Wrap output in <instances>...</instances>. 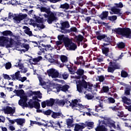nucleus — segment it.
Instances as JSON below:
<instances>
[{
  "label": "nucleus",
  "mask_w": 131,
  "mask_h": 131,
  "mask_svg": "<svg viewBox=\"0 0 131 131\" xmlns=\"http://www.w3.org/2000/svg\"><path fill=\"white\" fill-rule=\"evenodd\" d=\"M3 110L5 114H11V116H13V114L15 113V108L11 106H7Z\"/></svg>",
  "instance_id": "obj_11"
},
{
  "label": "nucleus",
  "mask_w": 131,
  "mask_h": 131,
  "mask_svg": "<svg viewBox=\"0 0 131 131\" xmlns=\"http://www.w3.org/2000/svg\"><path fill=\"white\" fill-rule=\"evenodd\" d=\"M60 117H63V114H62V112H52V114L51 115L52 118H54V119H56V118H60Z\"/></svg>",
  "instance_id": "obj_22"
},
{
  "label": "nucleus",
  "mask_w": 131,
  "mask_h": 131,
  "mask_svg": "<svg viewBox=\"0 0 131 131\" xmlns=\"http://www.w3.org/2000/svg\"><path fill=\"white\" fill-rule=\"evenodd\" d=\"M60 60L62 63H67L68 62V57L65 55H61L60 56Z\"/></svg>",
  "instance_id": "obj_40"
},
{
  "label": "nucleus",
  "mask_w": 131,
  "mask_h": 131,
  "mask_svg": "<svg viewBox=\"0 0 131 131\" xmlns=\"http://www.w3.org/2000/svg\"><path fill=\"white\" fill-rule=\"evenodd\" d=\"M68 33H70V32H77V28L76 27L71 28L70 30H68Z\"/></svg>",
  "instance_id": "obj_49"
},
{
  "label": "nucleus",
  "mask_w": 131,
  "mask_h": 131,
  "mask_svg": "<svg viewBox=\"0 0 131 131\" xmlns=\"http://www.w3.org/2000/svg\"><path fill=\"white\" fill-rule=\"evenodd\" d=\"M69 77V74L67 73V72H64L63 73L62 72L59 73V76L58 78H62V79L66 80Z\"/></svg>",
  "instance_id": "obj_24"
},
{
  "label": "nucleus",
  "mask_w": 131,
  "mask_h": 131,
  "mask_svg": "<svg viewBox=\"0 0 131 131\" xmlns=\"http://www.w3.org/2000/svg\"><path fill=\"white\" fill-rule=\"evenodd\" d=\"M85 98H86V99H87L88 100H92L93 97V95H92L91 94H88L85 96Z\"/></svg>",
  "instance_id": "obj_63"
},
{
  "label": "nucleus",
  "mask_w": 131,
  "mask_h": 131,
  "mask_svg": "<svg viewBox=\"0 0 131 131\" xmlns=\"http://www.w3.org/2000/svg\"><path fill=\"white\" fill-rule=\"evenodd\" d=\"M57 20H58V17L56 16V14H55L54 12L51 11L50 14H49V16L47 19V22L48 24H52L53 22L57 21Z\"/></svg>",
  "instance_id": "obj_8"
},
{
  "label": "nucleus",
  "mask_w": 131,
  "mask_h": 131,
  "mask_svg": "<svg viewBox=\"0 0 131 131\" xmlns=\"http://www.w3.org/2000/svg\"><path fill=\"white\" fill-rule=\"evenodd\" d=\"M52 113H53V111L51 110H48L42 112V114H44V115L50 116Z\"/></svg>",
  "instance_id": "obj_46"
},
{
  "label": "nucleus",
  "mask_w": 131,
  "mask_h": 131,
  "mask_svg": "<svg viewBox=\"0 0 131 131\" xmlns=\"http://www.w3.org/2000/svg\"><path fill=\"white\" fill-rule=\"evenodd\" d=\"M16 92H17L16 96H17V97H20V98L25 94L24 92V90H23V89L17 90L16 91Z\"/></svg>",
  "instance_id": "obj_36"
},
{
  "label": "nucleus",
  "mask_w": 131,
  "mask_h": 131,
  "mask_svg": "<svg viewBox=\"0 0 131 131\" xmlns=\"http://www.w3.org/2000/svg\"><path fill=\"white\" fill-rule=\"evenodd\" d=\"M114 5L116 6V8H123V4L121 2H120L119 4L115 3Z\"/></svg>",
  "instance_id": "obj_56"
},
{
  "label": "nucleus",
  "mask_w": 131,
  "mask_h": 131,
  "mask_svg": "<svg viewBox=\"0 0 131 131\" xmlns=\"http://www.w3.org/2000/svg\"><path fill=\"white\" fill-rule=\"evenodd\" d=\"M62 40L63 41V43L64 45V47L66 48H69L70 45L72 43V40L70 39L68 37H64L62 39Z\"/></svg>",
  "instance_id": "obj_16"
},
{
  "label": "nucleus",
  "mask_w": 131,
  "mask_h": 131,
  "mask_svg": "<svg viewBox=\"0 0 131 131\" xmlns=\"http://www.w3.org/2000/svg\"><path fill=\"white\" fill-rule=\"evenodd\" d=\"M86 83H87V88H88H88L89 90H92L93 89V86H94V85L90 82H86Z\"/></svg>",
  "instance_id": "obj_60"
},
{
  "label": "nucleus",
  "mask_w": 131,
  "mask_h": 131,
  "mask_svg": "<svg viewBox=\"0 0 131 131\" xmlns=\"http://www.w3.org/2000/svg\"><path fill=\"white\" fill-rule=\"evenodd\" d=\"M72 123H73V120L71 119H68L67 120V124L68 127H73L74 125L72 124Z\"/></svg>",
  "instance_id": "obj_31"
},
{
  "label": "nucleus",
  "mask_w": 131,
  "mask_h": 131,
  "mask_svg": "<svg viewBox=\"0 0 131 131\" xmlns=\"http://www.w3.org/2000/svg\"><path fill=\"white\" fill-rule=\"evenodd\" d=\"M111 11L116 15H118L119 16H121L122 13L121 12V10L116 8L115 6L111 8Z\"/></svg>",
  "instance_id": "obj_20"
},
{
  "label": "nucleus",
  "mask_w": 131,
  "mask_h": 131,
  "mask_svg": "<svg viewBox=\"0 0 131 131\" xmlns=\"http://www.w3.org/2000/svg\"><path fill=\"white\" fill-rule=\"evenodd\" d=\"M105 37H106V34H101L100 33V32L97 31L96 32V38L98 40H102L104 41L105 39Z\"/></svg>",
  "instance_id": "obj_23"
},
{
  "label": "nucleus",
  "mask_w": 131,
  "mask_h": 131,
  "mask_svg": "<svg viewBox=\"0 0 131 131\" xmlns=\"http://www.w3.org/2000/svg\"><path fill=\"white\" fill-rule=\"evenodd\" d=\"M75 73H76V74L78 75L75 76V78L76 79H80L82 75L84 74V70L81 69H78L77 71L75 72Z\"/></svg>",
  "instance_id": "obj_15"
},
{
  "label": "nucleus",
  "mask_w": 131,
  "mask_h": 131,
  "mask_svg": "<svg viewBox=\"0 0 131 131\" xmlns=\"http://www.w3.org/2000/svg\"><path fill=\"white\" fill-rule=\"evenodd\" d=\"M68 49H69L70 51H75V50L77 49V45H76V44L72 42V43L70 45V46H69Z\"/></svg>",
  "instance_id": "obj_27"
},
{
  "label": "nucleus",
  "mask_w": 131,
  "mask_h": 131,
  "mask_svg": "<svg viewBox=\"0 0 131 131\" xmlns=\"http://www.w3.org/2000/svg\"><path fill=\"white\" fill-rule=\"evenodd\" d=\"M40 12H45L47 14H48V13L50 12V11H51V8H47V7H41V8H40Z\"/></svg>",
  "instance_id": "obj_34"
},
{
  "label": "nucleus",
  "mask_w": 131,
  "mask_h": 131,
  "mask_svg": "<svg viewBox=\"0 0 131 131\" xmlns=\"http://www.w3.org/2000/svg\"><path fill=\"white\" fill-rule=\"evenodd\" d=\"M123 106L125 107V108L128 110L129 112H131V104L129 105H126L125 104H123Z\"/></svg>",
  "instance_id": "obj_61"
},
{
  "label": "nucleus",
  "mask_w": 131,
  "mask_h": 131,
  "mask_svg": "<svg viewBox=\"0 0 131 131\" xmlns=\"http://www.w3.org/2000/svg\"><path fill=\"white\" fill-rule=\"evenodd\" d=\"M70 86L69 85L65 84L64 85H61V92H64V93H66V92H68V89Z\"/></svg>",
  "instance_id": "obj_38"
},
{
  "label": "nucleus",
  "mask_w": 131,
  "mask_h": 131,
  "mask_svg": "<svg viewBox=\"0 0 131 131\" xmlns=\"http://www.w3.org/2000/svg\"><path fill=\"white\" fill-rule=\"evenodd\" d=\"M83 36L79 34L78 36L75 35V42H76L78 45V47L80 46V42H81L83 40Z\"/></svg>",
  "instance_id": "obj_17"
},
{
  "label": "nucleus",
  "mask_w": 131,
  "mask_h": 131,
  "mask_svg": "<svg viewBox=\"0 0 131 131\" xmlns=\"http://www.w3.org/2000/svg\"><path fill=\"white\" fill-rule=\"evenodd\" d=\"M114 32L125 38H131V30L129 28H118L115 29Z\"/></svg>",
  "instance_id": "obj_3"
},
{
  "label": "nucleus",
  "mask_w": 131,
  "mask_h": 131,
  "mask_svg": "<svg viewBox=\"0 0 131 131\" xmlns=\"http://www.w3.org/2000/svg\"><path fill=\"white\" fill-rule=\"evenodd\" d=\"M3 35L4 36H13V32L11 31L6 30L2 32Z\"/></svg>",
  "instance_id": "obj_28"
},
{
  "label": "nucleus",
  "mask_w": 131,
  "mask_h": 131,
  "mask_svg": "<svg viewBox=\"0 0 131 131\" xmlns=\"http://www.w3.org/2000/svg\"><path fill=\"white\" fill-rule=\"evenodd\" d=\"M47 73L49 76L52 78H59L60 73L55 69H50L47 70Z\"/></svg>",
  "instance_id": "obj_7"
},
{
  "label": "nucleus",
  "mask_w": 131,
  "mask_h": 131,
  "mask_svg": "<svg viewBox=\"0 0 131 131\" xmlns=\"http://www.w3.org/2000/svg\"><path fill=\"white\" fill-rule=\"evenodd\" d=\"M69 104L70 107H72V109H73L74 110H77V108H76L77 107L78 108H83L84 109V108H86L85 106L82 105V104H79L78 103V100L77 99H74V100L72 101V102L70 101V102H67V104L66 105Z\"/></svg>",
  "instance_id": "obj_4"
},
{
  "label": "nucleus",
  "mask_w": 131,
  "mask_h": 131,
  "mask_svg": "<svg viewBox=\"0 0 131 131\" xmlns=\"http://www.w3.org/2000/svg\"><path fill=\"white\" fill-rule=\"evenodd\" d=\"M33 108H35V109H40V103L39 102L35 101H33Z\"/></svg>",
  "instance_id": "obj_41"
},
{
  "label": "nucleus",
  "mask_w": 131,
  "mask_h": 131,
  "mask_svg": "<svg viewBox=\"0 0 131 131\" xmlns=\"http://www.w3.org/2000/svg\"><path fill=\"white\" fill-rule=\"evenodd\" d=\"M27 14H19L17 16H14L13 17V20L16 22V23H20L22 20L27 18Z\"/></svg>",
  "instance_id": "obj_9"
},
{
  "label": "nucleus",
  "mask_w": 131,
  "mask_h": 131,
  "mask_svg": "<svg viewBox=\"0 0 131 131\" xmlns=\"http://www.w3.org/2000/svg\"><path fill=\"white\" fill-rule=\"evenodd\" d=\"M60 32H61V33H64V34L68 33V29H67V28H69V27H70L69 22H68V21H66L60 23Z\"/></svg>",
  "instance_id": "obj_5"
},
{
  "label": "nucleus",
  "mask_w": 131,
  "mask_h": 131,
  "mask_svg": "<svg viewBox=\"0 0 131 131\" xmlns=\"http://www.w3.org/2000/svg\"><path fill=\"white\" fill-rule=\"evenodd\" d=\"M51 63H54V64H57V65H60V62L58 61V59H55L52 58L50 60Z\"/></svg>",
  "instance_id": "obj_51"
},
{
  "label": "nucleus",
  "mask_w": 131,
  "mask_h": 131,
  "mask_svg": "<svg viewBox=\"0 0 131 131\" xmlns=\"http://www.w3.org/2000/svg\"><path fill=\"white\" fill-rule=\"evenodd\" d=\"M116 69H120V67L116 63L111 61L109 63V67L107 68V72L113 73Z\"/></svg>",
  "instance_id": "obj_6"
},
{
  "label": "nucleus",
  "mask_w": 131,
  "mask_h": 131,
  "mask_svg": "<svg viewBox=\"0 0 131 131\" xmlns=\"http://www.w3.org/2000/svg\"><path fill=\"white\" fill-rule=\"evenodd\" d=\"M96 131H107L106 127L103 125L98 126L96 129Z\"/></svg>",
  "instance_id": "obj_37"
},
{
  "label": "nucleus",
  "mask_w": 131,
  "mask_h": 131,
  "mask_svg": "<svg viewBox=\"0 0 131 131\" xmlns=\"http://www.w3.org/2000/svg\"><path fill=\"white\" fill-rule=\"evenodd\" d=\"M110 109H112L113 111H115V112H117V111H118L119 110V107H118L116 105L115 106H110Z\"/></svg>",
  "instance_id": "obj_54"
},
{
  "label": "nucleus",
  "mask_w": 131,
  "mask_h": 131,
  "mask_svg": "<svg viewBox=\"0 0 131 131\" xmlns=\"http://www.w3.org/2000/svg\"><path fill=\"white\" fill-rule=\"evenodd\" d=\"M122 102L123 103V105H129L131 104V99L126 96H123L122 98Z\"/></svg>",
  "instance_id": "obj_19"
},
{
  "label": "nucleus",
  "mask_w": 131,
  "mask_h": 131,
  "mask_svg": "<svg viewBox=\"0 0 131 131\" xmlns=\"http://www.w3.org/2000/svg\"><path fill=\"white\" fill-rule=\"evenodd\" d=\"M121 77L125 78L126 77H127V76H128V74L127 73V72H126V71L122 70L121 72Z\"/></svg>",
  "instance_id": "obj_43"
},
{
  "label": "nucleus",
  "mask_w": 131,
  "mask_h": 131,
  "mask_svg": "<svg viewBox=\"0 0 131 131\" xmlns=\"http://www.w3.org/2000/svg\"><path fill=\"white\" fill-rule=\"evenodd\" d=\"M97 77L100 82H103L104 80H105V77H104V75L98 76Z\"/></svg>",
  "instance_id": "obj_50"
},
{
  "label": "nucleus",
  "mask_w": 131,
  "mask_h": 131,
  "mask_svg": "<svg viewBox=\"0 0 131 131\" xmlns=\"http://www.w3.org/2000/svg\"><path fill=\"white\" fill-rule=\"evenodd\" d=\"M70 103V101H69L68 99H55V105H58V106H62V107L64 106V105L67 104V103Z\"/></svg>",
  "instance_id": "obj_10"
},
{
  "label": "nucleus",
  "mask_w": 131,
  "mask_h": 131,
  "mask_svg": "<svg viewBox=\"0 0 131 131\" xmlns=\"http://www.w3.org/2000/svg\"><path fill=\"white\" fill-rule=\"evenodd\" d=\"M36 93L37 94H36L35 96H37V97L38 99H41V98H42V96H41V93H40V91H37Z\"/></svg>",
  "instance_id": "obj_59"
},
{
  "label": "nucleus",
  "mask_w": 131,
  "mask_h": 131,
  "mask_svg": "<svg viewBox=\"0 0 131 131\" xmlns=\"http://www.w3.org/2000/svg\"><path fill=\"white\" fill-rule=\"evenodd\" d=\"M26 27V30H25V33L29 35V36H32V32L30 31V28L28 27Z\"/></svg>",
  "instance_id": "obj_33"
},
{
  "label": "nucleus",
  "mask_w": 131,
  "mask_h": 131,
  "mask_svg": "<svg viewBox=\"0 0 131 131\" xmlns=\"http://www.w3.org/2000/svg\"><path fill=\"white\" fill-rule=\"evenodd\" d=\"M117 47L118 49H124V48H125V43L122 41L119 42L117 44Z\"/></svg>",
  "instance_id": "obj_32"
},
{
  "label": "nucleus",
  "mask_w": 131,
  "mask_h": 131,
  "mask_svg": "<svg viewBox=\"0 0 131 131\" xmlns=\"http://www.w3.org/2000/svg\"><path fill=\"white\" fill-rule=\"evenodd\" d=\"M15 67H18L19 69H21V70H23V68H24V66L23 65V63H21V60L19 59V62H18L17 63H16Z\"/></svg>",
  "instance_id": "obj_39"
},
{
  "label": "nucleus",
  "mask_w": 131,
  "mask_h": 131,
  "mask_svg": "<svg viewBox=\"0 0 131 131\" xmlns=\"http://www.w3.org/2000/svg\"><path fill=\"white\" fill-rule=\"evenodd\" d=\"M101 91L103 93H108V92H109V86H103Z\"/></svg>",
  "instance_id": "obj_47"
},
{
  "label": "nucleus",
  "mask_w": 131,
  "mask_h": 131,
  "mask_svg": "<svg viewBox=\"0 0 131 131\" xmlns=\"http://www.w3.org/2000/svg\"><path fill=\"white\" fill-rule=\"evenodd\" d=\"M47 107H53L54 104H56V99L50 98V100H46Z\"/></svg>",
  "instance_id": "obj_21"
},
{
  "label": "nucleus",
  "mask_w": 131,
  "mask_h": 131,
  "mask_svg": "<svg viewBox=\"0 0 131 131\" xmlns=\"http://www.w3.org/2000/svg\"><path fill=\"white\" fill-rule=\"evenodd\" d=\"M87 126H88V127H90V128H93L94 127V122H88Z\"/></svg>",
  "instance_id": "obj_58"
},
{
  "label": "nucleus",
  "mask_w": 131,
  "mask_h": 131,
  "mask_svg": "<svg viewBox=\"0 0 131 131\" xmlns=\"http://www.w3.org/2000/svg\"><path fill=\"white\" fill-rule=\"evenodd\" d=\"M12 67V63L11 62H7L5 64V68L7 70L9 69H11V68Z\"/></svg>",
  "instance_id": "obj_55"
},
{
  "label": "nucleus",
  "mask_w": 131,
  "mask_h": 131,
  "mask_svg": "<svg viewBox=\"0 0 131 131\" xmlns=\"http://www.w3.org/2000/svg\"><path fill=\"white\" fill-rule=\"evenodd\" d=\"M81 80L79 79V80H76L77 91L80 94L83 93V89H88V84L85 79L88 78V77L84 75V74L81 76Z\"/></svg>",
  "instance_id": "obj_1"
},
{
  "label": "nucleus",
  "mask_w": 131,
  "mask_h": 131,
  "mask_svg": "<svg viewBox=\"0 0 131 131\" xmlns=\"http://www.w3.org/2000/svg\"><path fill=\"white\" fill-rule=\"evenodd\" d=\"M39 84L40 85H46V83L45 81H43L42 78L40 77L39 78Z\"/></svg>",
  "instance_id": "obj_57"
},
{
  "label": "nucleus",
  "mask_w": 131,
  "mask_h": 131,
  "mask_svg": "<svg viewBox=\"0 0 131 131\" xmlns=\"http://www.w3.org/2000/svg\"><path fill=\"white\" fill-rule=\"evenodd\" d=\"M20 99H21V100L24 101L25 104L27 103L26 102H27L28 100V98H27V96L26 95H23L21 97H20Z\"/></svg>",
  "instance_id": "obj_48"
},
{
  "label": "nucleus",
  "mask_w": 131,
  "mask_h": 131,
  "mask_svg": "<svg viewBox=\"0 0 131 131\" xmlns=\"http://www.w3.org/2000/svg\"><path fill=\"white\" fill-rule=\"evenodd\" d=\"M108 103L109 104H114L115 103V99L112 97L108 98Z\"/></svg>",
  "instance_id": "obj_53"
},
{
  "label": "nucleus",
  "mask_w": 131,
  "mask_h": 131,
  "mask_svg": "<svg viewBox=\"0 0 131 131\" xmlns=\"http://www.w3.org/2000/svg\"><path fill=\"white\" fill-rule=\"evenodd\" d=\"M107 19L110 21H115L116 20H117V16L116 15L109 16H108Z\"/></svg>",
  "instance_id": "obj_44"
},
{
  "label": "nucleus",
  "mask_w": 131,
  "mask_h": 131,
  "mask_svg": "<svg viewBox=\"0 0 131 131\" xmlns=\"http://www.w3.org/2000/svg\"><path fill=\"white\" fill-rule=\"evenodd\" d=\"M131 89L128 88H126L124 90L125 96H130V95Z\"/></svg>",
  "instance_id": "obj_45"
},
{
  "label": "nucleus",
  "mask_w": 131,
  "mask_h": 131,
  "mask_svg": "<svg viewBox=\"0 0 131 131\" xmlns=\"http://www.w3.org/2000/svg\"><path fill=\"white\" fill-rule=\"evenodd\" d=\"M37 47L39 50L37 53V55H38V56H41V55H42V53H45V50L47 51V48H42L40 46H37Z\"/></svg>",
  "instance_id": "obj_29"
},
{
  "label": "nucleus",
  "mask_w": 131,
  "mask_h": 131,
  "mask_svg": "<svg viewBox=\"0 0 131 131\" xmlns=\"http://www.w3.org/2000/svg\"><path fill=\"white\" fill-rule=\"evenodd\" d=\"M68 69L69 71L70 72V74H73V75L75 74V71H74L73 68L68 67Z\"/></svg>",
  "instance_id": "obj_52"
},
{
  "label": "nucleus",
  "mask_w": 131,
  "mask_h": 131,
  "mask_svg": "<svg viewBox=\"0 0 131 131\" xmlns=\"http://www.w3.org/2000/svg\"><path fill=\"white\" fill-rule=\"evenodd\" d=\"M70 6L67 3H65L63 4L60 5L59 8L62 9L63 10H69Z\"/></svg>",
  "instance_id": "obj_30"
},
{
  "label": "nucleus",
  "mask_w": 131,
  "mask_h": 131,
  "mask_svg": "<svg viewBox=\"0 0 131 131\" xmlns=\"http://www.w3.org/2000/svg\"><path fill=\"white\" fill-rule=\"evenodd\" d=\"M12 80H19L21 77V74L20 73V71H18L15 73V74L10 75Z\"/></svg>",
  "instance_id": "obj_14"
},
{
  "label": "nucleus",
  "mask_w": 131,
  "mask_h": 131,
  "mask_svg": "<svg viewBox=\"0 0 131 131\" xmlns=\"http://www.w3.org/2000/svg\"><path fill=\"white\" fill-rule=\"evenodd\" d=\"M11 5L12 6H17V5H19V3H18V1L16 0H11Z\"/></svg>",
  "instance_id": "obj_64"
},
{
  "label": "nucleus",
  "mask_w": 131,
  "mask_h": 131,
  "mask_svg": "<svg viewBox=\"0 0 131 131\" xmlns=\"http://www.w3.org/2000/svg\"><path fill=\"white\" fill-rule=\"evenodd\" d=\"M104 43H103L104 47H107V46H110L111 42H112V38L110 36L105 35V37L104 40H103Z\"/></svg>",
  "instance_id": "obj_12"
},
{
  "label": "nucleus",
  "mask_w": 131,
  "mask_h": 131,
  "mask_svg": "<svg viewBox=\"0 0 131 131\" xmlns=\"http://www.w3.org/2000/svg\"><path fill=\"white\" fill-rule=\"evenodd\" d=\"M102 53L105 55V56H108V53H109V48H102Z\"/></svg>",
  "instance_id": "obj_42"
},
{
  "label": "nucleus",
  "mask_w": 131,
  "mask_h": 131,
  "mask_svg": "<svg viewBox=\"0 0 131 131\" xmlns=\"http://www.w3.org/2000/svg\"><path fill=\"white\" fill-rule=\"evenodd\" d=\"M14 121H15L18 125L23 126V123L25 122V120L22 118L15 119Z\"/></svg>",
  "instance_id": "obj_26"
},
{
  "label": "nucleus",
  "mask_w": 131,
  "mask_h": 131,
  "mask_svg": "<svg viewBox=\"0 0 131 131\" xmlns=\"http://www.w3.org/2000/svg\"><path fill=\"white\" fill-rule=\"evenodd\" d=\"M109 15L108 11H103L100 14L98 15L99 18L101 19V20H107L108 19V15Z\"/></svg>",
  "instance_id": "obj_13"
},
{
  "label": "nucleus",
  "mask_w": 131,
  "mask_h": 131,
  "mask_svg": "<svg viewBox=\"0 0 131 131\" xmlns=\"http://www.w3.org/2000/svg\"><path fill=\"white\" fill-rule=\"evenodd\" d=\"M15 40L12 38H9L4 36H0V47L9 49V48H13Z\"/></svg>",
  "instance_id": "obj_2"
},
{
  "label": "nucleus",
  "mask_w": 131,
  "mask_h": 131,
  "mask_svg": "<svg viewBox=\"0 0 131 131\" xmlns=\"http://www.w3.org/2000/svg\"><path fill=\"white\" fill-rule=\"evenodd\" d=\"M50 125H49V127H53V128H57L59 126V128H61V124L60 122L58 121L57 123L54 122L53 121H50Z\"/></svg>",
  "instance_id": "obj_18"
},
{
  "label": "nucleus",
  "mask_w": 131,
  "mask_h": 131,
  "mask_svg": "<svg viewBox=\"0 0 131 131\" xmlns=\"http://www.w3.org/2000/svg\"><path fill=\"white\" fill-rule=\"evenodd\" d=\"M34 19H35L36 23H39V24H40V23H43V18L42 17H40L34 15Z\"/></svg>",
  "instance_id": "obj_25"
},
{
  "label": "nucleus",
  "mask_w": 131,
  "mask_h": 131,
  "mask_svg": "<svg viewBox=\"0 0 131 131\" xmlns=\"http://www.w3.org/2000/svg\"><path fill=\"white\" fill-rule=\"evenodd\" d=\"M81 126L80 125L78 124H76L75 126V128H74V130L75 131H79V129H80Z\"/></svg>",
  "instance_id": "obj_62"
},
{
  "label": "nucleus",
  "mask_w": 131,
  "mask_h": 131,
  "mask_svg": "<svg viewBox=\"0 0 131 131\" xmlns=\"http://www.w3.org/2000/svg\"><path fill=\"white\" fill-rule=\"evenodd\" d=\"M30 101H29L27 103L25 104V105H24V107H28V108H31V109H32V108H33V101L32 102H31V101H32V100L30 99Z\"/></svg>",
  "instance_id": "obj_35"
}]
</instances>
